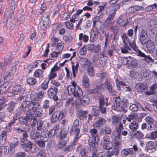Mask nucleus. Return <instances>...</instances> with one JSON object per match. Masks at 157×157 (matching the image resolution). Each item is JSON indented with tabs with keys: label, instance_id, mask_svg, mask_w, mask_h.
Listing matches in <instances>:
<instances>
[{
	"label": "nucleus",
	"instance_id": "f257e3e1",
	"mask_svg": "<svg viewBox=\"0 0 157 157\" xmlns=\"http://www.w3.org/2000/svg\"><path fill=\"white\" fill-rule=\"evenodd\" d=\"M41 101L37 99L28 101L25 100L21 103V106L18 107L19 112L22 114L25 113L27 112L32 110L35 113L40 105Z\"/></svg>",
	"mask_w": 157,
	"mask_h": 157
},
{
	"label": "nucleus",
	"instance_id": "f03ea898",
	"mask_svg": "<svg viewBox=\"0 0 157 157\" xmlns=\"http://www.w3.org/2000/svg\"><path fill=\"white\" fill-rule=\"evenodd\" d=\"M67 89L69 95H73L75 97L79 98L83 95L82 89L76 84L75 81L72 82L71 85H69Z\"/></svg>",
	"mask_w": 157,
	"mask_h": 157
},
{
	"label": "nucleus",
	"instance_id": "7ed1b4c3",
	"mask_svg": "<svg viewBox=\"0 0 157 157\" xmlns=\"http://www.w3.org/2000/svg\"><path fill=\"white\" fill-rule=\"evenodd\" d=\"M33 143L25 138H22L21 139L20 146L26 152L29 151L32 148Z\"/></svg>",
	"mask_w": 157,
	"mask_h": 157
},
{
	"label": "nucleus",
	"instance_id": "20e7f679",
	"mask_svg": "<svg viewBox=\"0 0 157 157\" xmlns=\"http://www.w3.org/2000/svg\"><path fill=\"white\" fill-rule=\"evenodd\" d=\"M66 115L65 113L62 111H56L50 117V120L51 122L54 123L58 120H61Z\"/></svg>",
	"mask_w": 157,
	"mask_h": 157
},
{
	"label": "nucleus",
	"instance_id": "39448f33",
	"mask_svg": "<svg viewBox=\"0 0 157 157\" xmlns=\"http://www.w3.org/2000/svg\"><path fill=\"white\" fill-rule=\"evenodd\" d=\"M148 35L147 32L144 29H142L138 35L139 39L142 45H144L147 41V38Z\"/></svg>",
	"mask_w": 157,
	"mask_h": 157
},
{
	"label": "nucleus",
	"instance_id": "423d86ee",
	"mask_svg": "<svg viewBox=\"0 0 157 157\" xmlns=\"http://www.w3.org/2000/svg\"><path fill=\"white\" fill-rule=\"evenodd\" d=\"M102 86H104V87L108 90L109 93L110 95H113L116 94V92L113 89L112 83L108 78L106 79L105 83L102 84Z\"/></svg>",
	"mask_w": 157,
	"mask_h": 157
},
{
	"label": "nucleus",
	"instance_id": "0eeeda50",
	"mask_svg": "<svg viewBox=\"0 0 157 157\" xmlns=\"http://www.w3.org/2000/svg\"><path fill=\"white\" fill-rule=\"evenodd\" d=\"M18 64V61L13 63L11 67V68L10 70V72L5 74L4 75L3 78L5 80H6L7 78L8 77H10L13 75L16 72L17 69V66Z\"/></svg>",
	"mask_w": 157,
	"mask_h": 157
},
{
	"label": "nucleus",
	"instance_id": "6e6552de",
	"mask_svg": "<svg viewBox=\"0 0 157 157\" xmlns=\"http://www.w3.org/2000/svg\"><path fill=\"white\" fill-rule=\"evenodd\" d=\"M15 1L14 0H12L10 4L9 9L5 12L6 15H8V16L12 19L13 17V13L15 9Z\"/></svg>",
	"mask_w": 157,
	"mask_h": 157
},
{
	"label": "nucleus",
	"instance_id": "1a4fd4ad",
	"mask_svg": "<svg viewBox=\"0 0 157 157\" xmlns=\"http://www.w3.org/2000/svg\"><path fill=\"white\" fill-rule=\"evenodd\" d=\"M58 90V89L56 87L52 86L47 91L48 95L51 98H52L55 97V99H57V96L56 95L57 94Z\"/></svg>",
	"mask_w": 157,
	"mask_h": 157
},
{
	"label": "nucleus",
	"instance_id": "9d476101",
	"mask_svg": "<svg viewBox=\"0 0 157 157\" xmlns=\"http://www.w3.org/2000/svg\"><path fill=\"white\" fill-rule=\"evenodd\" d=\"M30 110L27 112L25 113V116L28 117L29 119L30 120V124L31 126L33 127L35 125L36 121L37 118L35 116H33V113Z\"/></svg>",
	"mask_w": 157,
	"mask_h": 157
},
{
	"label": "nucleus",
	"instance_id": "9b49d317",
	"mask_svg": "<svg viewBox=\"0 0 157 157\" xmlns=\"http://www.w3.org/2000/svg\"><path fill=\"white\" fill-rule=\"evenodd\" d=\"M137 55L144 58L142 60L146 62L149 63L150 62H153L154 60L149 55H147L140 51H138Z\"/></svg>",
	"mask_w": 157,
	"mask_h": 157
},
{
	"label": "nucleus",
	"instance_id": "f8f14e48",
	"mask_svg": "<svg viewBox=\"0 0 157 157\" xmlns=\"http://www.w3.org/2000/svg\"><path fill=\"white\" fill-rule=\"evenodd\" d=\"M150 25L151 32L153 33H156L155 38V42L157 43V21H156L151 20L150 21Z\"/></svg>",
	"mask_w": 157,
	"mask_h": 157
},
{
	"label": "nucleus",
	"instance_id": "ddd939ff",
	"mask_svg": "<svg viewBox=\"0 0 157 157\" xmlns=\"http://www.w3.org/2000/svg\"><path fill=\"white\" fill-rule=\"evenodd\" d=\"M146 122L148 124L147 127V129L149 130H153L154 126V120L152 117L151 116H147L145 118Z\"/></svg>",
	"mask_w": 157,
	"mask_h": 157
},
{
	"label": "nucleus",
	"instance_id": "4468645a",
	"mask_svg": "<svg viewBox=\"0 0 157 157\" xmlns=\"http://www.w3.org/2000/svg\"><path fill=\"white\" fill-rule=\"evenodd\" d=\"M106 122L105 119L100 117H97L93 125L94 127L99 128L104 125Z\"/></svg>",
	"mask_w": 157,
	"mask_h": 157
},
{
	"label": "nucleus",
	"instance_id": "2eb2a0df",
	"mask_svg": "<svg viewBox=\"0 0 157 157\" xmlns=\"http://www.w3.org/2000/svg\"><path fill=\"white\" fill-rule=\"evenodd\" d=\"M11 83L10 82H6L3 84L0 87V93L2 94L8 91L11 85Z\"/></svg>",
	"mask_w": 157,
	"mask_h": 157
},
{
	"label": "nucleus",
	"instance_id": "dca6fc26",
	"mask_svg": "<svg viewBox=\"0 0 157 157\" xmlns=\"http://www.w3.org/2000/svg\"><path fill=\"white\" fill-rule=\"evenodd\" d=\"M127 63L128 67L130 69L134 68L137 65L136 59L131 57H128Z\"/></svg>",
	"mask_w": 157,
	"mask_h": 157
},
{
	"label": "nucleus",
	"instance_id": "f3484780",
	"mask_svg": "<svg viewBox=\"0 0 157 157\" xmlns=\"http://www.w3.org/2000/svg\"><path fill=\"white\" fill-rule=\"evenodd\" d=\"M27 116H22L18 120V123L21 125H25L27 126L29 125V122L30 123V120Z\"/></svg>",
	"mask_w": 157,
	"mask_h": 157
},
{
	"label": "nucleus",
	"instance_id": "a211bd4d",
	"mask_svg": "<svg viewBox=\"0 0 157 157\" xmlns=\"http://www.w3.org/2000/svg\"><path fill=\"white\" fill-rule=\"evenodd\" d=\"M98 59L101 65L104 66L107 62V57L104 54L100 53L98 55Z\"/></svg>",
	"mask_w": 157,
	"mask_h": 157
},
{
	"label": "nucleus",
	"instance_id": "6ab92c4d",
	"mask_svg": "<svg viewBox=\"0 0 157 157\" xmlns=\"http://www.w3.org/2000/svg\"><path fill=\"white\" fill-rule=\"evenodd\" d=\"M80 129L79 127L71 126L70 130V133L71 134L75 135L76 138H80L81 134L80 133Z\"/></svg>",
	"mask_w": 157,
	"mask_h": 157
},
{
	"label": "nucleus",
	"instance_id": "aec40b11",
	"mask_svg": "<svg viewBox=\"0 0 157 157\" xmlns=\"http://www.w3.org/2000/svg\"><path fill=\"white\" fill-rule=\"evenodd\" d=\"M43 17H44V19L42 20L40 23L41 28L43 29H44L46 28L49 21L48 15L46 14L45 16H43Z\"/></svg>",
	"mask_w": 157,
	"mask_h": 157
},
{
	"label": "nucleus",
	"instance_id": "412c9836",
	"mask_svg": "<svg viewBox=\"0 0 157 157\" xmlns=\"http://www.w3.org/2000/svg\"><path fill=\"white\" fill-rule=\"evenodd\" d=\"M98 31L97 30H93L90 33V42H94L96 41L98 38Z\"/></svg>",
	"mask_w": 157,
	"mask_h": 157
},
{
	"label": "nucleus",
	"instance_id": "4be33fe9",
	"mask_svg": "<svg viewBox=\"0 0 157 157\" xmlns=\"http://www.w3.org/2000/svg\"><path fill=\"white\" fill-rule=\"evenodd\" d=\"M114 101L113 106L114 108L117 110H120L119 108L121 107V100L119 97H114L113 98Z\"/></svg>",
	"mask_w": 157,
	"mask_h": 157
},
{
	"label": "nucleus",
	"instance_id": "5701e85b",
	"mask_svg": "<svg viewBox=\"0 0 157 157\" xmlns=\"http://www.w3.org/2000/svg\"><path fill=\"white\" fill-rule=\"evenodd\" d=\"M89 133L90 137H92L95 142L96 139L98 138V133L97 129L95 128L91 129L89 131Z\"/></svg>",
	"mask_w": 157,
	"mask_h": 157
},
{
	"label": "nucleus",
	"instance_id": "b1692460",
	"mask_svg": "<svg viewBox=\"0 0 157 157\" xmlns=\"http://www.w3.org/2000/svg\"><path fill=\"white\" fill-rule=\"evenodd\" d=\"M135 88L138 91L142 92L147 89L148 86L146 84L139 83L136 85Z\"/></svg>",
	"mask_w": 157,
	"mask_h": 157
},
{
	"label": "nucleus",
	"instance_id": "393cba45",
	"mask_svg": "<svg viewBox=\"0 0 157 157\" xmlns=\"http://www.w3.org/2000/svg\"><path fill=\"white\" fill-rule=\"evenodd\" d=\"M146 43L147 50L149 52H152L155 48L154 42L151 40H149L147 41Z\"/></svg>",
	"mask_w": 157,
	"mask_h": 157
},
{
	"label": "nucleus",
	"instance_id": "a878e982",
	"mask_svg": "<svg viewBox=\"0 0 157 157\" xmlns=\"http://www.w3.org/2000/svg\"><path fill=\"white\" fill-rule=\"evenodd\" d=\"M144 9V7L142 6L134 5L130 7L128 10L130 13H133L138 11L143 10Z\"/></svg>",
	"mask_w": 157,
	"mask_h": 157
},
{
	"label": "nucleus",
	"instance_id": "bb28decb",
	"mask_svg": "<svg viewBox=\"0 0 157 157\" xmlns=\"http://www.w3.org/2000/svg\"><path fill=\"white\" fill-rule=\"evenodd\" d=\"M40 139L44 141H47L49 139V135L47 131L43 130L40 133Z\"/></svg>",
	"mask_w": 157,
	"mask_h": 157
},
{
	"label": "nucleus",
	"instance_id": "cd10ccee",
	"mask_svg": "<svg viewBox=\"0 0 157 157\" xmlns=\"http://www.w3.org/2000/svg\"><path fill=\"white\" fill-rule=\"evenodd\" d=\"M22 85L18 84L14 86L12 88V93L14 95H17L22 90Z\"/></svg>",
	"mask_w": 157,
	"mask_h": 157
},
{
	"label": "nucleus",
	"instance_id": "c85d7f7f",
	"mask_svg": "<svg viewBox=\"0 0 157 157\" xmlns=\"http://www.w3.org/2000/svg\"><path fill=\"white\" fill-rule=\"evenodd\" d=\"M15 107L16 105L15 102L13 101L9 102L6 108V110L9 113H13Z\"/></svg>",
	"mask_w": 157,
	"mask_h": 157
},
{
	"label": "nucleus",
	"instance_id": "c756f323",
	"mask_svg": "<svg viewBox=\"0 0 157 157\" xmlns=\"http://www.w3.org/2000/svg\"><path fill=\"white\" fill-rule=\"evenodd\" d=\"M108 98L104 97L103 95L100 96L99 98L100 106L104 105L105 104L106 106L108 105Z\"/></svg>",
	"mask_w": 157,
	"mask_h": 157
},
{
	"label": "nucleus",
	"instance_id": "7c9ffc66",
	"mask_svg": "<svg viewBox=\"0 0 157 157\" xmlns=\"http://www.w3.org/2000/svg\"><path fill=\"white\" fill-rule=\"evenodd\" d=\"M157 88V83H154L150 87L149 91L146 92V94L148 95L154 94H155V91L156 90Z\"/></svg>",
	"mask_w": 157,
	"mask_h": 157
},
{
	"label": "nucleus",
	"instance_id": "2f4dec72",
	"mask_svg": "<svg viewBox=\"0 0 157 157\" xmlns=\"http://www.w3.org/2000/svg\"><path fill=\"white\" fill-rule=\"evenodd\" d=\"M82 85L85 88H87L90 86L89 78L86 75H84L82 80Z\"/></svg>",
	"mask_w": 157,
	"mask_h": 157
},
{
	"label": "nucleus",
	"instance_id": "473e14b6",
	"mask_svg": "<svg viewBox=\"0 0 157 157\" xmlns=\"http://www.w3.org/2000/svg\"><path fill=\"white\" fill-rule=\"evenodd\" d=\"M123 128L122 126V124L121 123V122L119 124V125L118 127H116L115 131L117 133L116 136V138H121V131L123 129Z\"/></svg>",
	"mask_w": 157,
	"mask_h": 157
},
{
	"label": "nucleus",
	"instance_id": "72a5a7b5",
	"mask_svg": "<svg viewBox=\"0 0 157 157\" xmlns=\"http://www.w3.org/2000/svg\"><path fill=\"white\" fill-rule=\"evenodd\" d=\"M114 51H116V46L114 44H112L110 47L108 48L107 54L110 57L113 55Z\"/></svg>",
	"mask_w": 157,
	"mask_h": 157
},
{
	"label": "nucleus",
	"instance_id": "f704fd0d",
	"mask_svg": "<svg viewBox=\"0 0 157 157\" xmlns=\"http://www.w3.org/2000/svg\"><path fill=\"white\" fill-rule=\"evenodd\" d=\"M43 72L41 69L36 70L34 72L33 76L39 79H41L44 76Z\"/></svg>",
	"mask_w": 157,
	"mask_h": 157
},
{
	"label": "nucleus",
	"instance_id": "c9c22d12",
	"mask_svg": "<svg viewBox=\"0 0 157 157\" xmlns=\"http://www.w3.org/2000/svg\"><path fill=\"white\" fill-rule=\"evenodd\" d=\"M138 124L136 121H133L131 122L129 125V127L130 130L134 132L136 131L138 129Z\"/></svg>",
	"mask_w": 157,
	"mask_h": 157
},
{
	"label": "nucleus",
	"instance_id": "e433bc0d",
	"mask_svg": "<svg viewBox=\"0 0 157 157\" xmlns=\"http://www.w3.org/2000/svg\"><path fill=\"white\" fill-rule=\"evenodd\" d=\"M40 133L38 131L33 130L31 132L30 137L33 140H37L40 137Z\"/></svg>",
	"mask_w": 157,
	"mask_h": 157
},
{
	"label": "nucleus",
	"instance_id": "4c0bfd02",
	"mask_svg": "<svg viewBox=\"0 0 157 157\" xmlns=\"http://www.w3.org/2000/svg\"><path fill=\"white\" fill-rule=\"evenodd\" d=\"M73 77V78H75L76 76V74L77 73L78 68L79 67V63L77 61L75 65L74 64H72L71 65Z\"/></svg>",
	"mask_w": 157,
	"mask_h": 157
},
{
	"label": "nucleus",
	"instance_id": "58836bf2",
	"mask_svg": "<svg viewBox=\"0 0 157 157\" xmlns=\"http://www.w3.org/2000/svg\"><path fill=\"white\" fill-rule=\"evenodd\" d=\"M121 36L124 44H127L128 43H129L130 40L126 33H123L121 34Z\"/></svg>",
	"mask_w": 157,
	"mask_h": 157
},
{
	"label": "nucleus",
	"instance_id": "ea45409f",
	"mask_svg": "<svg viewBox=\"0 0 157 157\" xmlns=\"http://www.w3.org/2000/svg\"><path fill=\"white\" fill-rule=\"evenodd\" d=\"M120 118L117 116H113L112 117V124L113 126H117L120 124Z\"/></svg>",
	"mask_w": 157,
	"mask_h": 157
},
{
	"label": "nucleus",
	"instance_id": "a19ab883",
	"mask_svg": "<svg viewBox=\"0 0 157 157\" xmlns=\"http://www.w3.org/2000/svg\"><path fill=\"white\" fill-rule=\"evenodd\" d=\"M147 137L151 140H154L157 138V131H154L151 132L147 134Z\"/></svg>",
	"mask_w": 157,
	"mask_h": 157
},
{
	"label": "nucleus",
	"instance_id": "79ce46f5",
	"mask_svg": "<svg viewBox=\"0 0 157 157\" xmlns=\"http://www.w3.org/2000/svg\"><path fill=\"white\" fill-rule=\"evenodd\" d=\"M140 105V104L138 103L136 104H132L130 106L129 109L132 112H137L138 110L139 107Z\"/></svg>",
	"mask_w": 157,
	"mask_h": 157
},
{
	"label": "nucleus",
	"instance_id": "37998d69",
	"mask_svg": "<svg viewBox=\"0 0 157 157\" xmlns=\"http://www.w3.org/2000/svg\"><path fill=\"white\" fill-rule=\"evenodd\" d=\"M106 155V152L103 151L98 153L96 155V152L94 150V152H92V156L90 157H105Z\"/></svg>",
	"mask_w": 157,
	"mask_h": 157
},
{
	"label": "nucleus",
	"instance_id": "c03bdc74",
	"mask_svg": "<svg viewBox=\"0 0 157 157\" xmlns=\"http://www.w3.org/2000/svg\"><path fill=\"white\" fill-rule=\"evenodd\" d=\"M120 150L117 148L113 147V148L110 151H108V155L109 157H111L113 155L117 156L119 153Z\"/></svg>",
	"mask_w": 157,
	"mask_h": 157
},
{
	"label": "nucleus",
	"instance_id": "a18cd8bd",
	"mask_svg": "<svg viewBox=\"0 0 157 157\" xmlns=\"http://www.w3.org/2000/svg\"><path fill=\"white\" fill-rule=\"evenodd\" d=\"M42 108L43 109H48L50 106V101L48 99L43 100L42 102Z\"/></svg>",
	"mask_w": 157,
	"mask_h": 157
},
{
	"label": "nucleus",
	"instance_id": "49530a36",
	"mask_svg": "<svg viewBox=\"0 0 157 157\" xmlns=\"http://www.w3.org/2000/svg\"><path fill=\"white\" fill-rule=\"evenodd\" d=\"M7 133L6 131L4 130L2 131L1 135L0 143L3 145L6 142V138Z\"/></svg>",
	"mask_w": 157,
	"mask_h": 157
},
{
	"label": "nucleus",
	"instance_id": "de8ad7c7",
	"mask_svg": "<svg viewBox=\"0 0 157 157\" xmlns=\"http://www.w3.org/2000/svg\"><path fill=\"white\" fill-rule=\"evenodd\" d=\"M87 73L90 76L93 77L95 75L94 66L92 65L88 67L87 68Z\"/></svg>",
	"mask_w": 157,
	"mask_h": 157
},
{
	"label": "nucleus",
	"instance_id": "09e8293b",
	"mask_svg": "<svg viewBox=\"0 0 157 157\" xmlns=\"http://www.w3.org/2000/svg\"><path fill=\"white\" fill-rule=\"evenodd\" d=\"M80 101L83 105L85 106L89 104L90 99L87 96H84L80 99Z\"/></svg>",
	"mask_w": 157,
	"mask_h": 157
},
{
	"label": "nucleus",
	"instance_id": "8fccbe9b",
	"mask_svg": "<svg viewBox=\"0 0 157 157\" xmlns=\"http://www.w3.org/2000/svg\"><path fill=\"white\" fill-rule=\"evenodd\" d=\"M44 121H38L36 124V128L37 131H41L44 129Z\"/></svg>",
	"mask_w": 157,
	"mask_h": 157
},
{
	"label": "nucleus",
	"instance_id": "3c124183",
	"mask_svg": "<svg viewBox=\"0 0 157 157\" xmlns=\"http://www.w3.org/2000/svg\"><path fill=\"white\" fill-rule=\"evenodd\" d=\"M129 45L136 52V54L138 53V51H140L138 49L137 47L136 44L135 39H134L132 42L130 41L129 43H128Z\"/></svg>",
	"mask_w": 157,
	"mask_h": 157
},
{
	"label": "nucleus",
	"instance_id": "603ef678",
	"mask_svg": "<svg viewBox=\"0 0 157 157\" xmlns=\"http://www.w3.org/2000/svg\"><path fill=\"white\" fill-rule=\"evenodd\" d=\"M120 48L121 52L122 53H127L128 52V50H131V48L127 44H124V45L121 47Z\"/></svg>",
	"mask_w": 157,
	"mask_h": 157
},
{
	"label": "nucleus",
	"instance_id": "864d4df0",
	"mask_svg": "<svg viewBox=\"0 0 157 157\" xmlns=\"http://www.w3.org/2000/svg\"><path fill=\"white\" fill-rule=\"evenodd\" d=\"M78 39L80 40H83L84 42H87L89 40V36L86 35H83V33H81L78 36Z\"/></svg>",
	"mask_w": 157,
	"mask_h": 157
},
{
	"label": "nucleus",
	"instance_id": "5fc2aeb1",
	"mask_svg": "<svg viewBox=\"0 0 157 157\" xmlns=\"http://www.w3.org/2000/svg\"><path fill=\"white\" fill-rule=\"evenodd\" d=\"M87 113V111H83L80 110L79 111L78 116L80 120H83L86 117V114Z\"/></svg>",
	"mask_w": 157,
	"mask_h": 157
},
{
	"label": "nucleus",
	"instance_id": "6e6d98bb",
	"mask_svg": "<svg viewBox=\"0 0 157 157\" xmlns=\"http://www.w3.org/2000/svg\"><path fill=\"white\" fill-rule=\"evenodd\" d=\"M103 148L106 150H110L112 147V145L111 142H103Z\"/></svg>",
	"mask_w": 157,
	"mask_h": 157
},
{
	"label": "nucleus",
	"instance_id": "4d7b16f0",
	"mask_svg": "<svg viewBox=\"0 0 157 157\" xmlns=\"http://www.w3.org/2000/svg\"><path fill=\"white\" fill-rule=\"evenodd\" d=\"M92 113L93 115L94 116H97L99 114L100 111L99 108L98 107L94 106L93 107Z\"/></svg>",
	"mask_w": 157,
	"mask_h": 157
},
{
	"label": "nucleus",
	"instance_id": "13d9d810",
	"mask_svg": "<svg viewBox=\"0 0 157 157\" xmlns=\"http://www.w3.org/2000/svg\"><path fill=\"white\" fill-rule=\"evenodd\" d=\"M130 154L135 155L136 154V152L138 151V149L137 146L136 145H134L132 148L128 149Z\"/></svg>",
	"mask_w": 157,
	"mask_h": 157
},
{
	"label": "nucleus",
	"instance_id": "bf43d9fd",
	"mask_svg": "<svg viewBox=\"0 0 157 157\" xmlns=\"http://www.w3.org/2000/svg\"><path fill=\"white\" fill-rule=\"evenodd\" d=\"M7 147L6 146H2L0 147V157L2 155H5L7 153Z\"/></svg>",
	"mask_w": 157,
	"mask_h": 157
},
{
	"label": "nucleus",
	"instance_id": "052dcab7",
	"mask_svg": "<svg viewBox=\"0 0 157 157\" xmlns=\"http://www.w3.org/2000/svg\"><path fill=\"white\" fill-rule=\"evenodd\" d=\"M27 82L30 85L33 86L37 82L36 79L33 78H30L27 79Z\"/></svg>",
	"mask_w": 157,
	"mask_h": 157
},
{
	"label": "nucleus",
	"instance_id": "680f3d73",
	"mask_svg": "<svg viewBox=\"0 0 157 157\" xmlns=\"http://www.w3.org/2000/svg\"><path fill=\"white\" fill-rule=\"evenodd\" d=\"M133 135L135 137L138 139H142L144 136V135L139 131L136 132Z\"/></svg>",
	"mask_w": 157,
	"mask_h": 157
},
{
	"label": "nucleus",
	"instance_id": "e2e57ef3",
	"mask_svg": "<svg viewBox=\"0 0 157 157\" xmlns=\"http://www.w3.org/2000/svg\"><path fill=\"white\" fill-rule=\"evenodd\" d=\"M154 144L152 141H149L147 143L145 148L147 151L151 150L154 148Z\"/></svg>",
	"mask_w": 157,
	"mask_h": 157
},
{
	"label": "nucleus",
	"instance_id": "0e129e2a",
	"mask_svg": "<svg viewBox=\"0 0 157 157\" xmlns=\"http://www.w3.org/2000/svg\"><path fill=\"white\" fill-rule=\"evenodd\" d=\"M79 138L78 137L77 138H76V136H75L74 141L70 145H69L68 147H66V150H70L71 149L72 147L75 145L76 143L77 142Z\"/></svg>",
	"mask_w": 157,
	"mask_h": 157
},
{
	"label": "nucleus",
	"instance_id": "69168bd1",
	"mask_svg": "<svg viewBox=\"0 0 157 157\" xmlns=\"http://www.w3.org/2000/svg\"><path fill=\"white\" fill-rule=\"evenodd\" d=\"M114 147L120 150L122 147L121 142L118 140H116L115 139V142H114Z\"/></svg>",
	"mask_w": 157,
	"mask_h": 157
},
{
	"label": "nucleus",
	"instance_id": "338daca9",
	"mask_svg": "<svg viewBox=\"0 0 157 157\" xmlns=\"http://www.w3.org/2000/svg\"><path fill=\"white\" fill-rule=\"evenodd\" d=\"M129 106V102L128 100L123 99L121 101V107H127Z\"/></svg>",
	"mask_w": 157,
	"mask_h": 157
},
{
	"label": "nucleus",
	"instance_id": "774afa93",
	"mask_svg": "<svg viewBox=\"0 0 157 157\" xmlns=\"http://www.w3.org/2000/svg\"><path fill=\"white\" fill-rule=\"evenodd\" d=\"M46 94L45 92L43 90H40L38 91L36 94L37 97L39 99H42Z\"/></svg>",
	"mask_w": 157,
	"mask_h": 157
}]
</instances>
